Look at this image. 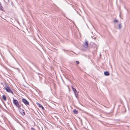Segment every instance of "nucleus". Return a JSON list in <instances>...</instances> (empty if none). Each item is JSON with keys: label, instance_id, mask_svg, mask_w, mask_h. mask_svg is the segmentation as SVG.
Segmentation results:
<instances>
[{"label": "nucleus", "instance_id": "nucleus-5", "mask_svg": "<svg viewBox=\"0 0 130 130\" xmlns=\"http://www.w3.org/2000/svg\"><path fill=\"white\" fill-rule=\"evenodd\" d=\"M13 104L15 105L16 104H17L19 103V102L17 100H15L13 98Z\"/></svg>", "mask_w": 130, "mask_h": 130}, {"label": "nucleus", "instance_id": "nucleus-3", "mask_svg": "<svg viewBox=\"0 0 130 130\" xmlns=\"http://www.w3.org/2000/svg\"><path fill=\"white\" fill-rule=\"evenodd\" d=\"M19 110L20 113L23 116L25 115V113L24 111L21 108L19 109Z\"/></svg>", "mask_w": 130, "mask_h": 130}, {"label": "nucleus", "instance_id": "nucleus-20", "mask_svg": "<svg viewBox=\"0 0 130 130\" xmlns=\"http://www.w3.org/2000/svg\"><path fill=\"white\" fill-rule=\"evenodd\" d=\"M11 4H12H12H13V3L12 2H11Z\"/></svg>", "mask_w": 130, "mask_h": 130}, {"label": "nucleus", "instance_id": "nucleus-1", "mask_svg": "<svg viewBox=\"0 0 130 130\" xmlns=\"http://www.w3.org/2000/svg\"><path fill=\"white\" fill-rule=\"evenodd\" d=\"M5 85L6 87H4V89H5L6 91L8 92L11 93L12 94H13V92L11 90L9 86L6 84H5Z\"/></svg>", "mask_w": 130, "mask_h": 130}, {"label": "nucleus", "instance_id": "nucleus-15", "mask_svg": "<svg viewBox=\"0 0 130 130\" xmlns=\"http://www.w3.org/2000/svg\"><path fill=\"white\" fill-rule=\"evenodd\" d=\"M113 22H114L115 23H117V22H118V20H117L115 19V20H113Z\"/></svg>", "mask_w": 130, "mask_h": 130}, {"label": "nucleus", "instance_id": "nucleus-21", "mask_svg": "<svg viewBox=\"0 0 130 130\" xmlns=\"http://www.w3.org/2000/svg\"><path fill=\"white\" fill-rule=\"evenodd\" d=\"M1 111V110H0V112Z\"/></svg>", "mask_w": 130, "mask_h": 130}, {"label": "nucleus", "instance_id": "nucleus-18", "mask_svg": "<svg viewBox=\"0 0 130 130\" xmlns=\"http://www.w3.org/2000/svg\"><path fill=\"white\" fill-rule=\"evenodd\" d=\"M71 88L72 90L73 89H74V88L73 87V86H71Z\"/></svg>", "mask_w": 130, "mask_h": 130}, {"label": "nucleus", "instance_id": "nucleus-19", "mask_svg": "<svg viewBox=\"0 0 130 130\" xmlns=\"http://www.w3.org/2000/svg\"><path fill=\"white\" fill-rule=\"evenodd\" d=\"M21 105V106H22L23 107V104H21V105Z\"/></svg>", "mask_w": 130, "mask_h": 130}, {"label": "nucleus", "instance_id": "nucleus-6", "mask_svg": "<svg viewBox=\"0 0 130 130\" xmlns=\"http://www.w3.org/2000/svg\"><path fill=\"white\" fill-rule=\"evenodd\" d=\"M37 104L38 106L39 107L41 108L43 110H44V107L42 106V105H41L39 103H37Z\"/></svg>", "mask_w": 130, "mask_h": 130}, {"label": "nucleus", "instance_id": "nucleus-10", "mask_svg": "<svg viewBox=\"0 0 130 130\" xmlns=\"http://www.w3.org/2000/svg\"><path fill=\"white\" fill-rule=\"evenodd\" d=\"M15 106L17 107H18V109L20 108V107H21V105H19V103H18L17 104H16Z\"/></svg>", "mask_w": 130, "mask_h": 130}, {"label": "nucleus", "instance_id": "nucleus-2", "mask_svg": "<svg viewBox=\"0 0 130 130\" xmlns=\"http://www.w3.org/2000/svg\"><path fill=\"white\" fill-rule=\"evenodd\" d=\"M22 101L26 105H29V102L25 99L23 98L22 99Z\"/></svg>", "mask_w": 130, "mask_h": 130}, {"label": "nucleus", "instance_id": "nucleus-12", "mask_svg": "<svg viewBox=\"0 0 130 130\" xmlns=\"http://www.w3.org/2000/svg\"><path fill=\"white\" fill-rule=\"evenodd\" d=\"M0 9L2 11H3V8L2 7V5L0 3Z\"/></svg>", "mask_w": 130, "mask_h": 130}, {"label": "nucleus", "instance_id": "nucleus-14", "mask_svg": "<svg viewBox=\"0 0 130 130\" xmlns=\"http://www.w3.org/2000/svg\"><path fill=\"white\" fill-rule=\"evenodd\" d=\"M73 91V92H76V91H77L76 89L75 88H74V89H73L72 90Z\"/></svg>", "mask_w": 130, "mask_h": 130}, {"label": "nucleus", "instance_id": "nucleus-16", "mask_svg": "<svg viewBox=\"0 0 130 130\" xmlns=\"http://www.w3.org/2000/svg\"><path fill=\"white\" fill-rule=\"evenodd\" d=\"M76 63L77 64H79V62L78 61H76Z\"/></svg>", "mask_w": 130, "mask_h": 130}, {"label": "nucleus", "instance_id": "nucleus-4", "mask_svg": "<svg viewBox=\"0 0 130 130\" xmlns=\"http://www.w3.org/2000/svg\"><path fill=\"white\" fill-rule=\"evenodd\" d=\"M88 41L86 40L85 41V42L84 45V46L86 48H87L88 47Z\"/></svg>", "mask_w": 130, "mask_h": 130}, {"label": "nucleus", "instance_id": "nucleus-17", "mask_svg": "<svg viewBox=\"0 0 130 130\" xmlns=\"http://www.w3.org/2000/svg\"><path fill=\"white\" fill-rule=\"evenodd\" d=\"M31 129L32 130H35V128H34L33 127H31Z\"/></svg>", "mask_w": 130, "mask_h": 130}, {"label": "nucleus", "instance_id": "nucleus-9", "mask_svg": "<svg viewBox=\"0 0 130 130\" xmlns=\"http://www.w3.org/2000/svg\"><path fill=\"white\" fill-rule=\"evenodd\" d=\"M2 98L5 101H6V96L5 95H3L2 96Z\"/></svg>", "mask_w": 130, "mask_h": 130}, {"label": "nucleus", "instance_id": "nucleus-8", "mask_svg": "<svg viewBox=\"0 0 130 130\" xmlns=\"http://www.w3.org/2000/svg\"><path fill=\"white\" fill-rule=\"evenodd\" d=\"M104 74L105 76H108L110 74L108 72L106 71L104 72Z\"/></svg>", "mask_w": 130, "mask_h": 130}, {"label": "nucleus", "instance_id": "nucleus-11", "mask_svg": "<svg viewBox=\"0 0 130 130\" xmlns=\"http://www.w3.org/2000/svg\"><path fill=\"white\" fill-rule=\"evenodd\" d=\"M73 112L74 113L77 114L78 113V112L77 110H76L75 109H74L73 110Z\"/></svg>", "mask_w": 130, "mask_h": 130}, {"label": "nucleus", "instance_id": "nucleus-13", "mask_svg": "<svg viewBox=\"0 0 130 130\" xmlns=\"http://www.w3.org/2000/svg\"><path fill=\"white\" fill-rule=\"evenodd\" d=\"M122 27L121 24V23L119 24L118 25V29H120Z\"/></svg>", "mask_w": 130, "mask_h": 130}, {"label": "nucleus", "instance_id": "nucleus-7", "mask_svg": "<svg viewBox=\"0 0 130 130\" xmlns=\"http://www.w3.org/2000/svg\"><path fill=\"white\" fill-rule=\"evenodd\" d=\"M75 96L76 98H78V94L77 92V91H76V92H74Z\"/></svg>", "mask_w": 130, "mask_h": 130}]
</instances>
